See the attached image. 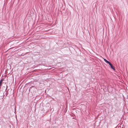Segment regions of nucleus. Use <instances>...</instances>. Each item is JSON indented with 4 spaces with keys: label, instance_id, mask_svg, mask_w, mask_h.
I'll return each instance as SVG.
<instances>
[{
    "label": "nucleus",
    "instance_id": "f257e3e1",
    "mask_svg": "<svg viewBox=\"0 0 128 128\" xmlns=\"http://www.w3.org/2000/svg\"><path fill=\"white\" fill-rule=\"evenodd\" d=\"M109 64L110 66V67L112 68L114 70H115V69L114 68V67L110 63H110H109L108 64Z\"/></svg>",
    "mask_w": 128,
    "mask_h": 128
},
{
    "label": "nucleus",
    "instance_id": "f03ea898",
    "mask_svg": "<svg viewBox=\"0 0 128 128\" xmlns=\"http://www.w3.org/2000/svg\"><path fill=\"white\" fill-rule=\"evenodd\" d=\"M104 61L106 62V63L108 64L109 63H110V62L108 61L106 59L104 58Z\"/></svg>",
    "mask_w": 128,
    "mask_h": 128
},
{
    "label": "nucleus",
    "instance_id": "7ed1b4c3",
    "mask_svg": "<svg viewBox=\"0 0 128 128\" xmlns=\"http://www.w3.org/2000/svg\"><path fill=\"white\" fill-rule=\"evenodd\" d=\"M2 81H3V80L2 79H1V80H0V83H1V84H2Z\"/></svg>",
    "mask_w": 128,
    "mask_h": 128
},
{
    "label": "nucleus",
    "instance_id": "20e7f679",
    "mask_svg": "<svg viewBox=\"0 0 128 128\" xmlns=\"http://www.w3.org/2000/svg\"><path fill=\"white\" fill-rule=\"evenodd\" d=\"M2 85V84H1L0 83V87Z\"/></svg>",
    "mask_w": 128,
    "mask_h": 128
}]
</instances>
